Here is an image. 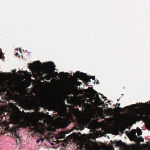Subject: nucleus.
<instances>
[{
  "mask_svg": "<svg viewBox=\"0 0 150 150\" xmlns=\"http://www.w3.org/2000/svg\"><path fill=\"white\" fill-rule=\"evenodd\" d=\"M144 150H146V149H144Z\"/></svg>",
  "mask_w": 150,
  "mask_h": 150,
  "instance_id": "nucleus-38",
  "label": "nucleus"
},
{
  "mask_svg": "<svg viewBox=\"0 0 150 150\" xmlns=\"http://www.w3.org/2000/svg\"><path fill=\"white\" fill-rule=\"evenodd\" d=\"M140 104H143V105H145V104H144V103H140Z\"/></svg>",
  "mask_w": 150,
  "mask_h": 150,
  "instance_id": "nucleus-35",
  "label": "nucleus"
},
{
  "mask_svg": "<svg viewBox=\"0 0 150 150\" xmlns=\"http://www.w3.org/2000/svg\"><path fill=\"white\" fill-rule=\"evenodd\" d=\"M16 70H13V72L14 74H16Z\"/></svg>",
  "mask_w": 150,
  "mask_h": 150,
  "instance_id": "nucleus-28",
  "label": "nucleus"
},
{
  "mask_svg": "<svg viewBox=\"0 0 150 150\" xmlns=\"http://www.w3.org/2000/svg\"><path fill=\"white\" fill-rule=\"evenodd\" d=\"M60 74L61 75H63V74H67V73H64V72H61L60 73Z\"/></svg>",
  "mask_w": 150,
  "mask_h": 150,
  "instance_id": "nucleus-23",
  "label": "nucleus"
},
{
  "mask_svg": "<svg viewBox=\"0 0 150 150\" xmlns=\"http://www.w3.org/2000/svg\"><path fill=\"white\" fill-rule=\"evenodd\" d=\"M137 129H139V131L138 132V135L139 136V135L142 134V132L141 129H140L138 127L137 128Z\"/></svg>",
  "mask_w": 150,
  "mask_h": 150,
  "instance_id": "nucleus-12",
  "label": "nucleus"
},
{
  "mask_svg": "<svg viewBox=\"0 0 150 150\" xmlns=\"http://www.w3.org/2000/svg\"><path fill=\"white\" fill-rule=\"evenodd\" d=\"M120 103H119V104H118L117 103V105H118L119 106H120Z\"/></svg>",
  "mask_w": 150,
  "mask_h": 150,
  "instance_id": "nucleus-31",
  "label": "nucleus"
},
{
  "mask_svg": "<svg viewBox=\"0 0 150 150\" xmlns=\"http://www.w3.org/2000/svg\"><path fill=\"white\" fill-rule=\"evenodd\" d=\"M132 106H133L134 107V106H136V107H139V105L138 103H137L136 104H135V105H134V104H133L132 105Z\"/></svg>",
  "mask_w": 150,
  "mask_h": 150,
  "instance_id": "nucleus-19",
  "label": "nucleus"
},
{
  "mask_svg": "<svg viewBox=\"0 0 150 150\" xmlns=\"http://www.w3.org/2000/svg\"><path fill=\"white\" fill-rule=\"evenodd\" d=\"M18 55V53H16V55Z\"/></svg>",
  "mask_w": 150,
  "mask_h": 150,
  "instance_id": "nucleus-33",
  "label": "nucleus"
},
{
  "mask_svg": "<svg viewBox=\"0 0 150 150\" xmlns=\"http://www.w3.org/2000/svg\"><path fill=\"white\" fill-rule=\"evenodd\" d=\"M91 79H92L93 80H95V76H92V78H91Z\"/></svg>",
  "mask_w": 150,
  "mask_h": 150,
  "instance_id": "nucleus-24",
  "label": "nucleus"
},
{
  "mask_svg": "<svg viewBox=\"0 0 150 150\" xmlns=\"http://www.w3.org/2000/svg\"><path fill=\"white\" fill-rule=\"evenodd\" d=\"M2 77L3 78H6V76L5 75H4V74L2 72Z\"/></svg>",
  "mask_w": 150,
  "mask_h": 150,
  "instance_id": "nucleus-22",
  "label": "nucleus"
},
{
  "mask_svg": "<svg viewBox=\"0 0 150 150\" xmlns=\"http://www.w3.org/2000/svg\"><path fill=\"white\" fill-rule=\"evenodd\" d=\"M131 106H126L124 108H123L122 109L120 107H118L116 108L117 109H119L120 111H121L122 109H123L125 111H126V110H127L129 109V108H131Z\"/></svg>",
  "mask_w": 150,
  "mask_h": 150,
  "instance_id": "nucleus-9",
  "label": "nucleus"
},
{
  "mask_svg": "<svg viewBox=\"0 0 150 150\" xmlns=\"http://www.w3.org/2000/svg\"><path fill=\"white\" fill-rule=\"evenodd\" d=\"M93 133L94 134H97V137H98L99 135L98 134V131H97L95 129L94 130L93 132Z\"/></svg>",
  "mask_w": 150,
  "mask_h": 150,
  "instance_id": "nucleus-13",
  "label": "nucleus"
},
{
  "mask_svg": "<svg viewBox=\"0 0 150 150\" xmlns=\"http://www.w3.org/2000/svg\"><path fill=\"white\" fill-rule=\"evenodd\" d=\"M125 128L122 127L121 128V131L124 132L125 130Z\"/></svg>",
  "mask_w": 150,
  "mask_h": 150,
  "instance_id": "nucleus-21",
  "label": "nucleus"
},
{
  "mask_svg": "<svg viewBox=\"0 0 150 150\" xmlns=\"http://www.w3.org/2000/svg\"><path fill=\"white\" fill-rule=\"evenodd\" d=\"M101 148H102V149H103V145L102 146Z\"/></svg>",
  "mask_w": 150,
  "mask_h": 150,
  "instance_id": "nucleus-36",
  "label": "nucleus"
},
{
  "mask_svg": "<svg viewBox=\"0 0 150 150\" xmlns=\"http://www.w3.org/2000/svg\"><path fill=\"white\" fill-rule=\"evenodd\" d=\"M101 118L103 119V109H102L101 113Z\"/></svg>",
  "mask_w": 150,
  "mask_h": 150,
  "instance_id": "nucleus-15",
  "label": "nucleus"
},
{
  "mask_svg": "<svg viewBox=\"0 0 150 150\" xmlns=\"http://www.w3.org/2000/svg\"><path fill=\"white\" fill-rule=\"evenodd\" d=\"M101 129L102 130H103V120L101 122Z\"/></svg>",
  "mask_w": 150,
  "mask_h": 150,
  "instance_id": "nucleus-17",
  "label": "nucleus"
},
{
  "mask_svg": "<svg viewBox=\"0 0 150 150\" xmlns=\"http://www.w3.org/2000/svg\"><path fill=\"white\" fill-rule=\"evenodd\" d=\"M136 130L135 129H132L130 132L131 135L132 136L134 137L135 138H137V136L136 135Z\"/></svg>",
  "mask_w": 150,
  "mask_h": 150,
  "instance_id": "nucleus-10",
  "label": "nucleus"
},
{
  "mask_svg": "<svg viewBox=\"0 0 150 150\" xmlns=\"http://www.w3.org/2000/svg\"><path fill=\"white\" fill-rule=\"evenodd\" d=\"M103 98L105 100L104 101V108H105L106 109H107L108 107L107 106L108 105V104L110 105V101L109 100H108L104 96ZM106 111L108 112V113L110 115L112 111V108H108V109L107 110L105 109H104V115ZM105 119V116L104 115V119Z\"/></svg>",
  "mask_w": 150,
  "mask_h": 150,
  "instance_id": "nucleus-7",
  "label": "nucleus"
},
{
  "mask_svg": "<svg viewBox=\"0 0 150 150\" xmlns=\"http://www.w3.org/2000/svg\"><path fill=\"white\" fill-rule=\"evenodd\" d=\"M12 123L13 125V127H10L8 125V127H6L7 129L9 130L11 132V136L14 137H16V141L17 142L20 143V139L19 135L16 133L17 130H19L20 128L23 127L26 128L29 126V124L26 121H22L20 120H16V121H12Z\"/></svg>",
  "mask_w": 150,
  "mask_h": 150,
  "instance_id": "nucleus-1",
  "label": "nucleus"
},
{
  "mask_svg": "<svg viewBox=\"0 0 150 150\" xmlns=\"http://www.w3.org/2000/svg\"><path fill=\"white\" fill-rule=\"evenodd\" d=\"M98 82H99V81H98L96 82V83L97 84H99V83H98Z\"/></svg>",
  "mask_w": 150,
  "mask_h": 150,
  "instance_id": "nucleus-32",
  "label": "nucleus"
},
{
  "mask_svg": "<svg viewBox=\"0 0 150 150\" xmlns=\"http://www.w3.org/2000/svg\"><path fill=\"white\" fill-rule=\"evenodd\" d=\"M23 72H24V71L20 70L18 71V73H19L22 76L23 75Z\"/></svg>",
  "mask_w": 150,
  "mask_h": 150,
  "instance_id": "nucleus-14",
  "label": "nucleus"
},
{
  "mask_svg": "<svg viewBox=\"0 0 150 150\" xmlns=\"http://www.w3.org/2000/svg\"><path fill=\"white\" fill-rule=\"evenodd\" d=\"M140 139H141V142H143L144 141V139H143L142 138H140Z\"/></svg>",
  "mask_w": 150,
  "mask_h": 150,
  "instance_id": "nucleus-27",
  "label": "nucleus"
},
{
  "mask_svg": "<svg viewBox=\"0 0 150 150\" xmlns=\"http://www.w3.org/2000/svg\"><path fill=\"white\" fill-rule=\"evenodd\" d=\"M74 75L76 78H79L80 80H83L86 86L88 85L89 82H91L90 79L91 78H90L86 74L80 72L79 71H77L74 74Z\"/></svg>",
  "mask_w": 150,
  "mask_h": 150,
  "instance_id": "nucleus-5",
  "label": "nucleus"
},
{
  "mask_svg": "<svg viewBox=\"0 0 150 150\" xmlns=\"http://www.w3.org/2000/svg\"><path fill=\"white\" fill-rule=\"evenodd\" d=\"M44 68L45 70V72L44 74H47L45 77L47 80H50L52 76V73L50 71V69H53L55 67L54 63L52 62H49L44 63L43 64Z\"/></svg>",
  "mask_w": 150,
  "mask_h": 150,
  "instance_id": "nucleus-3",
  "label": "nucleus"
},
{
  "mask_svg": "<svg viewBox=\"0 0 150 150\" xmlns=\"http://www.w3.org/2000/svg\"><path fill=\"white\" fill-rule=\"evenodd\" d=\"M77 84L78 86H80L81 84V83L78 81H77Z\"/></svg>",
  "mask_w": 150,
  "mask_h": 150,
  "instance_id": "nucleus-18",
  "label": "nucleus"
},
{
  "mask_svg": "<svg viewBox=\"0 0 150 150\" xmlns=\"http://www.w3.org/2000/svg\"><path fill=\"white\" fill-rule=\"evenodd\" d=\"M96 100L99 102L101 101V102L102 104H103V102L101 101L102 100L100 98L98 95L97 94L96 95Z\"/></svg>",
  "mask_w": 150,
  "mask_h": 150,
  "instance_id": "nucleus-11",
  "label": "nucleus"
},
{
  "mask_svg": "<svg viewBox=\"0 0 150 150\" xmlns=\"http://www.w3.org/2000/svg\"><path fill=\"white\" fill-rule=\"evenodd\" d=\"M101 136H103V133H102L101 134Z\"/></svg>",
  "mask_w": 150,
  "mask_h": 150,
  "instance_id": "nucleus-34",
  "label": "nucleus"
},
{
  "mask_svg": "<svg viewBox=\"0 0 150 150\" xmlns=\"http://www.w3.org/2000/svg\"><path fill=\"white\" fill-rule=\"evenodd\" d=\"M41 65L42 63L40 61H38L34 62L33 64H30L29 67V69H33L36 72L38 76L41 77L43 76V74H44V73L45 72V70L43 73L41 72L38 70V69L39 67V65Z\"/></svg>",
  "mask_w": 150,
  "mask_h": 150,
  "instance_id": "nucleus-4",
  "label": "nucleus"
},
{
  "mask_svg": "<svg viewBox=\"0 0 150 150\" xmlns=\"http://www.w3.org/2000/svg\"><path fill=\"white\" fill-rule=\"evenodd\" d=\"M103 122H104V131H105V121L104 120ZM105 134L104 132V135Z\"/></svg>",
  "mask_w": 150,
  "mask_h": 150,
  "instance_id": "nucleus-16",
  "label": "nucleus"
},
{
  "mask_svg": "<svg viewBox=\"0 0 150 150\" xmlns=\"http://www.w3.org/2000/svg\"><path fill=\"white\" fill-rule=\"evenodd\" d=\"M59 123L61 126L63 128L66 127L70 124L68 122V119L66 118H62Z\"/></svg>",
  "mask_w": 150,
  "mask_h": 150,
  "instance_id": "nucleus-8",
  "label": "nucleus"
},
{
  "mask_svg": "<svg viewBox=\"0 0 150 150\" xmlns=\"http://www.w3.org/2000/svg\"><path fill=\"white\" fill-rule=\"evenodd\" d=\"M40 141V139H38L37 140V143H38Z\"/></svg>",
  "mask_w": 150,
  "mask_h": 150,
  "instance_id": "nucleus-26",
  "label": "nucleus"
},
{
  "mask_svg": "<svg viewBox=\"0 0 150 150\" xmlns=\"http://www.w3.org/2000/svg\"><path fill=\"white\" fill-rule=\"evenodd\" d=\"M1 113H0V118H1Z\"/></svg>",
  "mask_w": 150,
  "mask_h": 150,
  "instance_id": "nucleus-37",
  "label": "nucleus"
},
{
  "mask_svg": "<svg viewBox=\"0 0 150 150\" xmlns=\"http://www.w3.org/2000/svg\"><path fill=\"white\" fill-rule=\"evenodd\" d=\"M147 150H150V145L149 147L148 148Z\"/></svg>",
  "mask_w": 150,
  "mask_h": 150,
  "instance_id": "nucleus-30",
  "label": "nucleus"
},
{
  "mask_svg": "<svg viewBox=\"0 0 150 150\" xmlns=\"http://www.w3.org/2000/svg\"><path fill=\"white\" fill-rule=\"evenodd\" d=\"M111 144L110 145L107 150H115L113 145L115 143L116 144L115 147H120V150H141L140 146L136 144H132L128 147L125 143L122 142L121 140L115 141V142L111 141ZM105 144L104 143V150H105Z\"/></svg>",
  "mask_w": 150,
  "mask_h": 150,
  "instance_id": "nucleus-2",
  "label": "nucleus"
},
{
  "mask_svg": "<svg viewBox=\"0 0 150 150\" xmlns=\"http://www.w3.org/2000/svg\"><path fill=\"white\" fill-rule=\"evenodd\" d=\"M137 114H134L129 117L130 120L132 122H135L140 121L141 118L144 117V115H145V113L142 114L140 112H138Z\"/></svg>",
  "mask_w": 150,
  "mask_h": 150,
  "instance_id": "nucleus-6",
  "label": "nucleus"
},
{
  "mask_svg": "<svg viewBox=\"0 0 150 150\" xmlns=\"http://www.w3.org/2000/svg\"><path fill=\"white\" fill-rule=\"evenodd\" d=\"M45 131V130L44 129L42 131V134H44Z\"/></svg>",
  "mask_w": 150,
  "mask_h": 150,
  "instance_id": "nucleus-29",
  "label": "nucleus"
},
{
  "mask_svg": "<svg viewBox=\"0 0 150 150\" xmlns=\"http://www.w3.org/2000/svg\"><path fill=\"white\" fill-rule=\"evenodd\" d=\"M63 146H66L67 145V142H63Z\"/></svg>",
  "mask_w": 150,
  "mask_h": 150,
  "instance_id": "nucleus-20",
  "label": "nucleus"
},
{
  "mask_svg": "<svg viewBox=\"0 0 150 150\" xmlns=\"http://www.w3.org/2000/svg\"><path fill=\"white\" fill-rule=\"evenodd\" d=\"M40 139V140H42V142H43L44 140V138L41 137Z\"/></svg>",
  "mask_w": 150,
  "mask_h": 150,
  "instance_id": "nucleus-25",
  "label": "nucleus"
}]
</instances>
